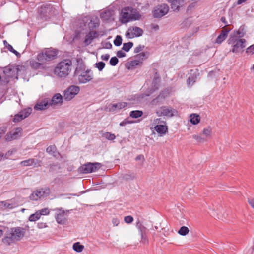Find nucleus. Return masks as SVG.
<instances>
[{"mask_svg": "<svg viewBox=\"0 0 254 254\" xmlns=\"http://www.w3.org/2000/svg\"><path fill=\"white\" fill-rule=\"evenodd\" d=\"M25 234V229L23 227L11 228L10 233L2 239V242L7 245H10L15 241H18L22 239Z\"/></svg>", "mask_w": 254, "mask_h": 254, "instance_id": "obj_1", "label": "nucleus"}, {"mask_svg": "<svg viewBox=\"0 0 254 254\" xmlns=\"http://www.w3.org/2000/svg\"><path fill=\"white\" fill-rule=\"evenodd\" d=\"M247 42L245 39L239 38L235 35H231L228 40V44L232 46L230 51L235 54L242 52L247 45Z\"/></svg>", "mask_w": 254, "mask_h": 254, "instance_id": "obj_2", "label": "nucleus"}, {"mask_svg": "<svg viewBox=\"0 0 254 254\" xmlns=\"http://www.w3.org/2000/svg\"><path fill=\"white\" fill-rule=\"evenodd\" d=\"M71 61L65 60L60 62L54 69V73L59 77H65L71 70Z\"/></svg>", "mask_w": 254, "mask_h": 254, "instance_id": "obj_3", "label": "nucleus"}, {"mask_svg": "<svg viewBox=\"0 0 254 254\" xmlns=\"http://www.w3.org/2000/svg\"><path fill=\"white\" fill-rule=\"evenodd\" d=\"M141 15L132 7L124 8L122 11L121 22L126 23L130 21L136 20L140 19Z\"/></svg>", "mask_w": 254, "mask_h": 254, "instance_id": "obj_4", "label": "nucleus"}, {"mask_svg": "<svg viewBox=\"0 0 254 254\" xmlns=\"http://www.w3.org/2000/svg\"><path fill=\"white\" fill-rule=\"evenodd\" d=\"M58 51L52 48L43 50L37 56V60L41 63H46L55 59L58 55Z\"/></svg>", "mask_w": 254, "mask_h": 254, "instance_id": "obj_5", "label": "nucleus"}, {"mask_svg": "<svg viewBox=\"0 0 254 254\" xmlns=\"http://www.w3.org/2000/svg\"><path fill=\"white\" fill-rule=\"evenodd\" d=\"M54 13V8L51 4L42 5L37 10V18L46 21L51 17Z\"/></svg>", "mask_w": 254, "mask_h": 254, "instance_id": "obj_6", "label": "nucleus"}, {"mask_svg": "<svg viewBox=\"0 0 254 254\" xmlns=\"http://www.w3.org/2000/svg\"><path fill=\"white\" fill-rule=\"evenodd\" d=\"M51 190L48 187L41 188L34 191L30 195L29 198L31 200L37 201L41 198L49 196Z\"/></svg>", "mask_w": 254, "mask_h": 254, "instance_id": "obj_7", "label": "nucleus"}, {"mask_svg": "<svg viewBox=\"0 0 254 254\" xmlns=\"http://www.w3.org/2000/svg\"><path fill=\"white\" fill-rule=\"evenodd\" d=\"M80 88L78 86L71 85L64 90V98L66 101L72 100L79 92Z\"/></svg>", "mask_w": 254, "mask_h": 254, "instance_id": "obj_8", "label": "nucleus"}, {"mask_svg": "<svg viewBox=\"0 0 254 254\" xmlns=\"http://www.w3.org/2000/svg\"><path fill=\"white\" fill-rule=\"evenodd\" d=\"M102 165L100 163H87L80 167V170L83 173H89L97 171Z\"/></svg>", "mask_w": 254, "mask_h": 254, "instance_id": "obj_9", "label": "nucleus"}, {"mask_svg": "<svg viewBox=\"0 0 254 254\" xmlns=\"http://www.w3.org/2000/svg\"><path fill=\"white\" fill-rule=\"evenodd\" d=\"M169 6L165 4L158 5L153 11V15L155 18H160L166 15L169 11Z\"/></svg>", "mask_w": 254, "mask_h": 254, "instance_id": "obj_10", "label": "nucleus"}, {"mask_svg": "<svg viewBox=\"0 0 254 254\" xmlns=\"http://www.w3.org/2000/svg\"><path fill=\"white\" fill-rule=\"evenodd\" d=\"M19 71L18 68L16 66H9L4 68L3 73L8 78L18 79Z\"/></svg>", "mask_w": 254, "mask_h": 254, "instance_id": "obj_11", "label": "nucleus"}, {"mask_svg": "<svg viewBox=\"0 0 254 254\" xmlns=\"http://www.w3.org/2000/svg\"><path fill=\"white\" fill-rule=\"evenodd\" d=\"M143 33V30L138 27H130L126 33L127 37L131 39L135 37H140Z\"/></svg>", "mask_w": 254, "mask_h": 254, "instance_id": "obj_12", "label": "nucleus"}, {"mask_svg": "<svg viewBox=\"0 0 254 254\" xmlns=\"http://www.w3.org/2000/svg\"><path fill=\"white\" fill-rule=\"evenodd\" d=\"M78 79L80 83L85 84L93 79V72L91 69H87L78 75Z\"/></svg>", "mask_w": 254, "mask_h": 254, "instance_id": "obj_13", "label": "nucleus"}, {"mask_svg": "<svg viewBox=\"0 0 254 254\" xmlns=\"http://www.w3.org/2000/svg\"><path fill=\"white\" fill-rule=\"evenodd\" d=\"M177 112V111L172 108H168L166 106H162L159 111L156 112V114L158 116H164L172 117Z\"/></svg>", "mask_w": 254, "mask_h": 254, "instance_id": "obj_14", "label": "nucleus"}, {"mask_svg": "<svg viewBox=\"0 0 254 254\" xmlns=\"http://www.w3.org/2000/svg\"><path fill=\"white\" fill-rule=\"evenodd\" d=\"M31 111L32 109L31 108H28L22 110L17 114L15 115L13 119V121L15 123H17L22 121L28 117L30 115Z\"/></svg>", "mask_w": 254, "mask_h": 254, "instance_id": "obj_15", "label": "nucleus"}, {"mask_svg": "<svg viewBox=\"0 0 254 254\" xmlns=\"http://www.w3.org/2000/svg\"><path fill=\"white\" fill-rule=\"evenodd\" d=\"M99 36V33L96 31H89V32L85 36L84 40V43L85 46L90 45L93 41V39Z\"/></svg>", "mask_w": 254, "mask_h": 254, "instance_id": "obj_16", "label": "nucleus"}, {"mask_svg": "<svg viewBox=\"0 0 254 254\" xmlns=\"http://www.w3.org/2000/svg\"><path fill=\"white\" fill-rule=\"evenodd\" d=\"M100 23V20L97 16L92 17L88 23V28L89 31H94V29L98 28Z\"/></svg>", "mask_w": 254, "mask_h": 254, "instance_id": "obj_17", "label": "nucleus"}, {"mask_svg": "<svg viewBox=\"0 0 254 254\" xmlns=\"http://www.w3.org/2000/svg\"><path fill=\"white\" fill-rule=\"evenodd\" d=\"M55 219L57 222L60 224H64L66 223L67 220L65 217V213L63 210H59L56 213Z\"/></svg>", "mask_w": 254, "mask_h": 254, "instance_id": "obj_18", "label": "nucleus"}, {"mask_svg": "<svg viewBox=\"0 0 254 254\" xmlns=\"http://www.w3.org/2000/svg\"><path fill=\"white\" fill-rule=\"evenodd\" d=\"M16 206V204L13 203L12 200L0 201V209L2 210L6 209H11Z\"/></svg>", "mask_w": 254, "mask_h": 254, "instance_id": "obj_19", "label": "nucleus"}, {"mask_svg": "<svg viewBox=\"0 0 254 254\" xmlns=\"http://www.w3.org/2000/svg\"><path fill=\"white\" fill-rule=\"evenodd\" d=\"M230 29L226 28L222 30L221 34L217 37L215 40V43L217 44H221L227 38Z\"/></svg>", "mask_w": 254, "mask_h": 254, "instance_id": "obj_20", "label": "nucleus"}, {"mask_svg": "<svg viewBox=\"0 0 254 254\" xmlns=\"http://www.w3.org/2000/svg\"><path fill=\"white\" fill-rule=\"evenodd\" d=\"M160 82V77L158 73L157 70H155V75L152 83V90L154 91L157 90L159 86V83Z\"/></svg>", "mask_w": 254, "mask_h": 254, "instance_id": "obj_21", "label": "nucleus"}, {"mask_svg": "<svg viewBox=\"0 0 254 254\" xmlns=\"http://www.w3.org/2000/svg\"><path fill=\"white\" fill-rule=\"evenodd\" d=\"M63 96L60 93L55 94L52 98L49 105H57L58 104H62L63 103Z\"/></svg>", "mask_w": 254, "mask_h": 254, "instance_id": "obj_22", "label": "nucleus"}, {"mask_svg": "<svg viewBox=\"0 0 254 254\" xmlns=\"http://www.w3.org/2000/svg\"><path fill=\"white\" fill-rule=\"evenodd\" d=\"M136 227L139 230L142 239L146 240L147 238V228L140 222H138L136 224Z\"/></svg>", "mask_w": 254, "mask_h": 254, "instance_id": "obj_23", "label": "nucleus"}, {"mask_svg": "<svg viewBox=\"0 0 254 254\" xmlns=\"http://www.w3.org/2000/svg\"><path fill=\"white\" fill-rule=\"evenodd\" d=\"M171 2V8L174 10H179L180 6L184 2V0H166Z\"/></svg>", "mask_w": 254, "mask_h": 254, "instance_id": "obj_24", "label": "nucleus"}, {"mask_svg": "<svg viewBox=\"0 0 254 254\" xmlns=\"http://www.w3.org/2000/svg\"><path fill=\"white\" fill-rule=\"evenodd\" d=\"M154 129L160 136H162L168 132V127L164 125H157L154 127Z\"/></svg>", "mask_w": 254, "mask_h": 254, "instance_id": "obj_25", "label": "nucleus"}, {"mask_svg": "<svg viewBox=\"0 0 254 254\" xmlns=\"http://www.w3.org/2000/svg\"><path fill=\"white\" fill-rule=\"evenodd\" d=\"M166 96L163 93H161L156 98L153 99L151 102L152 105H160L163 103Z\"/></svg>", "mask_w": 254, "mask_h": 254, "instance_id": "obj_26", "label": "nucleus"}, {"mask_svg": "<svg viewBox=\"0 0 254 254\" xmlns=\"http://www.w3.org/2000/svg\"><path fill=\"white\" fill-rule=\"evenodd\" d=\"M127 106L126 102H119L116 104H112L110 105L109 111H115L117 109L120 110L124 108Z\"/></svg>", "mask_w": 254, "mask_h": 254, "instance_id": "obj_27", "label": "nucleus"}, {"mask_svg": "<svg viewBox=\"0 0 254 254\" xmlns=\"http://www.w3.org/2000/svg\"><path fill=\"white\" fill-rule=\"evenodd\" d=\"M46 152L55 157H57L59 155V153L57 151V148L55 145L48 146L46 149Z\"/></svg>", "mask_w": 254, "mask_h": 254, "instance_id": "obj_28", "label": "nucleus"}, {"mask_svg": "<svg viewBox=\"0 0 254 254\" xmlns=\"http://www.w3.org/2000/svg\"><path fill=\"white\" fill-rule=\"evenodd\" d=\"M49 103L48 101L44 100L40 103H37L34 107L36 110H42L45 109L49 105Z\"/></svg>", "mask_w": 254, "mask_h": 254, "instance_id": "obj_29", "label": "nucleus"}, {"mask_svg": "<svg viewBox=\"0 0 254 254\" xmlns=\"http://www.w3.org/2000/svg\"><path fill=\"white\" fill-rule=\"evenodd\" d=\"M136 178V174L133 172H129L123 176V179L127 181L133 180Z\"/></svg>", "mask_w": 254, "mask_h": 254, "instance_id": "obj_30", "label": "nucleus"}, {"mask_svg": "<svg viewBox=\"0 0 254 254\" xmlns=\"http://www.w3.org/2000/svg\"><path fill=\"white\" fill-rule=\"evenodd\" d=\"M200 118L198 115L195 114H191L190 116V122L193 125H197L200 122Z\"/></svg>", "mask_w": 254, "mask_h": 254, "instance_id": "obj_31", "label": "nucleus"}, {"mask_svg": "<svg viewBox=\"0 0 254 254\" xmlns=\"http://www.w3.org/2000/svg\"><path fill=\"white\" fill-rule=\"evenodd\" d=\"M44 63H41L40 62H36V61H33L31 62L30 65L31 66L35 69H42L44 68Z\"/></svg>", "mask_w": 254, "mask_h": 254, "instance_id": "obj_32", "label": "nucleus"}, {"mask_svg": "<svg viewBox=\"0 0 254 254\" xmlns=\"http://www.w3.org/2000/svg\"><path fill=\"white\" fill-rule=\"evenodd\" d=\"M4 45L5 47L10 52L14 53L16 56H19L20 53L18 52L17 51L14 50L13 48V47L9 44L6 40L3 41Z\"/></svg>", "mask_w": 254, "mask_h": 254, "instance_id": "obj_33", "label": "nucleus"}, {"mask_svg": "<svg viewBox=\"0 0 254 254\" xmlns=\"http://www.w3.org/2000/svg\"><path fill=\"white\" fill-rule=\"evenodd\" d=\"M85 66L84 64H78L75 70L74 74L75 75H78L82 72H85Z\"/></svg>", "mask_w": 254, "mask_h": 254, "instance_id": "obj_34", "label": "nucleus"}, {"mask_svg": "<svg viewBox=\"0 0 254 254\" xmlns=\"http://www.w3.org/2000/svg\"><path fill=\"white\" fill-rule=\"evenodd\" d=\"M112 16V12L110 10H107L102 12L101 14V17L104 20H109Z\"/></svg>", "mask_w": 254, "mask_h": 254, "instance_id": "obj_35", "label": "nucleus"}, {"mask_svg": "<svg viewBox=\"0 0 254 254\" xmlns=\"http://www.w3.org/2000/svg\"><path fill=\"white\" fill-rule=\"evenodd\" d=\"M84 248V246L81 245L79 242H76L73 245V249L76 252H81Z\"/></svg>", "mask_w": 254, "mask_h": 254, "instance_id": "obj_36", "label": "nucleus"}, {"mask_svg": "<svg viewBox=\"0 0 254 254\" xmlns=\"http://www.w3.org/2000/svg\"><path fill=\"white\" fill-rule=\"evenodd\" d=\"M143 115V112L140 110L132 111L130 112V116L132 118H137L140 117Z\"/></svg>", "mask_w": 254, "mask_h": 254, "instance_id": "obj_37", "label": "nucleus"}, {"mask_svg": "<svg viewBox=\"0 0 254 254\" xmlns=\"http://www.w3.org/2000/svg\"><path fill=\"white\" fill-rule=\"evenodd\" d=\"M35 161L34 159L31 158L21 161L20 162V164L23 166H29L33 165V164H36Z\"/></svg>", "mask_w": 254, "mask_h": 254, "instance_id": "obj_38", "label": "nucleus"}, {"mask_svg": "<svg viewBox=\"0 0 254 254\" xmlns=\"http://www.w3.org/2000/svg\"><path fill=\"white\" fill-rule=\"evenodd\" d=\"M40 217L39 211H36L34 214L30 215L29 220L31 222L36 221L39 219Z\"/></svg>", "mask_w": 254, "mask_h": 254, "instance_id": "obj_39", "label": "nucleus"}, {"mask_svg": "<svg viewBox=\"0 0 254 254\" xmlns=\"http://www.w3.org/2000/svg\"><path fill=\"white\" fill-rule=\"evenodd\" d=\"M103 137L109 140H113L116 138V136L114 134L108 132L103 133Z\"/></svg>", "mask_w": 254, "mask_h": 254, "instance_id": "obj_40", "label": "nucleus"}, {"mask_svg": "<svg viewBox=\"0 0 254 254\" xmlns=\"http://www.w3.org/2000/svg\"><path fill=\"white\" fill-rule=\"evenodd\" d=\"M189 229L187 227L182 226L178 231V233L182 236H185L188 234Z\"/></svg>", "mask_w": 254, "mask_h": 254, "instance_id": "obj_41", "label": "nucleus"}, {"mask_svg": "<svg viewBox=\"0 0 254 254\" xmlns=\"http://www.w3.org/2000/svg\"><path fill=\"white\" fill-rule=\"evenodd\" d=\"M133 45V43L132 42L124 43L122 49L126 52H128Z\"/></svg>", "mask_w": 254, "mask_h": 254, "instance_id": "obj_42", "label": "nucleus"}, {"mask_svg": "<svg viewBox=\"0 0 254 254\" xmlns=\"http://www.w3.org/2000/svg\"><path fill=\"white\" fill-rule=\"evenodd\" d=\"M212 133V129L210 127L204 128L203 130V134L206 137H211V134Z\"/></svg>", "mask_w": 254, "mask_h": 254, "instance_id": "obj_43", "label": "nucleus"}, {"mask_svg": "<svg viewBox=\"0 0 254 254\" xmlns=\"http://www.w3.org/2000/svg\"><path fill=\"white\" fill-rule=\"evenodd\" d=\"M237 35H234L235 36H236L237 37H239V38H241L242 37H244L245 35V32L244 31V28L240 27L236 32Z\"/></svg>", "mask_w": 254, "mask_h": 254, "instance_id": "obj_44", "label": "nucleus"}, {"mask_svg": "<svg viewBox=\"0 0 254 254\" xmlns=\"http://www.w3.org/2000/svg\"><path fill=\"white\" fill-rule=\"evenodd\" d=\"M122 38L120 35H117L114 40V44L116 46H120L122 44Z\"/></svg>", "mask_w": 254, "mask_h": 254, "instance_id": "obj_45", "label": "nucleus"}, {"mask_svg": "<svg viewBox=\"0 0 254 254\" xmlns=\"http://www.w3.org/2000/svg\"><path fill=\"white\" fill-rule=\"evenodd\" d=\"M105 66V64L103 62H99L95 64V67L97 68L100 71L103 69Z\"/></svg>", "mask_w": 254, "mask_h": 254, "instance_id": "obj_46", "label": "nucleus"}, {"mask_svg": "<svg viewBox=\"0 0 254 254\" xmlns=\"http://www.w3.org/2000/svg\"><path fill=\"white\" fill-rule=\"evenodd\" d=\"M246 53L248 55L254 54V44L250 46L246 49Z\"/></svg>", "mask_w": 254, "mask_h": 254, "instance_id": "obj_47", "label": "nucleus"}, {"mask_svg": "<svg viewBox=\"0 0 254 254\" xmlns=\"http://www.w3.org/2000/svg\"><path fill=\"white\" fill-rule=\"evenodd\" d=\"M135 57V58H136L137 59L143 60L146 59L147 56H146V53L141 52V53L136 55Z\"/></svg>", "mask_w": 254, "mask_h": 254, "instance_id": "obj_48", "label": "nucleus"}, {"mask_svg": "<svg viewBox=\"0 0 254 254\" xmlns=\"http://www.w3.org/2000/svg\"><path fill=\"white\" fill-rule=\"evenodd\" d=\"M119 62L118 59L116 57H112L110 60V64L112 66L117 65Z\"/></svg>", "mask_w": 254, "mask_h": 254, "instance_id": "obj_49", "label": "nucleus"}, {"mask_svg": "<svg viewBox=\"0 0 254 254\" xmlns=\"http://www.w3.org/2000/svg\"><path fill=\"white\" fill-rule=\"evenodd\" d=\"M124 221L126 223H131L133 221V218L131 216H127L124 217Z\"/></svg>", "mask_w": 254, "mask_h": 254, "instance_id": "obj_50", "label": "nucleus"}, {"mask_svg": "<svg viewBox=\"0 0 254 254\" xmlns=\"http://www.w3.org/2000/svg\"><path fill=\"white\" fill-rule=\"evenodd\" d=\"M192 137L198 142H202L205 141V139L204 138L198 135H193Z\"/></svg>", "mask_w": 254, "mask_h": 254, "instance_id": "obj_51", "label": "nucleus"}, {"mask_svg": "<svg viewBox=\"0 0 254 254\" xmlns=\"http://www.w3.org/2000/svg\"><path fill=\"white\" fill-rule=\"evenodd\" d=\"M195 82V80L194 77H189L187 80V83L188 85L192 86Z\"/></svg>", "mask_w": 254, "mask_h": 254, "instance_id": "obj_52", "label": "nucleus"}, {"mask_svg": "<svg viewBox=\"0 0 254 254\" xmlns=\"http://www.w3.org/2000/svg\"><path fill=\"white\" fill-rule=\"evenodd\" d=\"M39 214L40 215V216H41L42 215H48L49 214L50 211L48 208H45L42 209L41 210L39 211Z\"/></svg>", "mask_w": 254, "mask_h": 254, "instance_id": "obj_53", "label": "nucleus"}, {"mask_svg": "<svg viewBox=\"0 0 254 254\" xmlns=\"http://www.w3.org/2000/svg\"><path fill=\"white\" fill-rule=\"evenodd\" d=\"M21 128H17L15 129V131L11 134L12 136L14 137V139H16L19 135V134L21 132Z\"/></svg>", "mask_w": 254, "mask_h": 254, "instance_id": "obj_54", "label": "nucleus"}, {"mask_svg": "<svg viewBox=\"0 0 254 254\" xmlns=\"http://www.w3.org/2000/svg\"><path fill=\"white\" fill-rule=\"evenodd\" d=\"M145 46L144 45H139L136 48H135L134 52L135 53H138L139 52L143 50V49L144 48Z\"/></svg>", "mask_w": 254, "mask_h": 254, "instance_id": "obj_55", "label": "nucleus"}, {"mask_svg": "<svg viewBox=\"0 0 254 254\" xmlns=\"http://www.w3.org/2000/svg\"><path fill=\"white\" fill-rule=\"evenodd\" d=\"M5 140L6 141H10L13 139H14V137L12 136V134H7L4 137Z\"/></svg>", "mask_w": 254, "mask_h": 254, "instance_id": "obj_56", "label": "nucleus"}, {"mask_svg": "<svg viewBox=\"0 0 254 254\" xmlns=\"http://www.w3.org/2000/svg\"><path fill=\"white\" fill-rule=\"evenodd\" d=\"M132 123L131 121H128L127 119H125L123 121L120 123V126H125V125Z\"/></svg>", "mask_w": 254, "mask_h": 254, "instance_id": "obj_57", "label": "nucleus"}, {"mask_svg": "<svg viewBox=\"0 0 254 254\" xmlns=\"http://www.w3.org/2000/svg\"><path fill=\"white\" fill-rule=\"evenodd\" d=\"M112 222L114 226H117L120 223V220L117 218H113Z\"/></svg>", "mask_w": 254, "mask_h": 254, "instance_id": "obj_58", "label": "nucleus"}, {"mask_svg": "<svg viewBox=\"0 0 254 254\" xmlns=\"http://www.w3.org/2000/svg\"><path fill=\"white\" fill-rule=\"evenodd\" d=\"M117 56L119 58H123L126 56V54L122 51L120 50L117 52Z\"/></svg>", "mask_w": 254, "mask_h": 254, "instance_id": "obj_59", "label": "nucleus"}, {"mask_svg": "<svg viewBox=\"0 0 254 254\" xmlns=\"http://www.w3.org/2000/svg\"><path fill=\"white\" fill-rule=\"evenodd\" d=\"M110 57V55L108 54L102 55L101 57L102 60L104 61H107Z\"/></svg>", "mask_w": 254, "mask_h": 254, "instance_id": "obj_60", "label": "nucleus"}, {"mask_svg": "<svg viewBox=\"0 0 254 254\" xmlns=\"http://www.w3.org/2000/svg\"><path fill=\"white\" fill-rule=\"evenodd\" d=\"M6 129L5 128H0V139L5 134Z\"/></svg>", "mask_w": 254, "mask_h": 254, "instance_id": "obj_61", "label": "nucleus"}, {"mask_svg": "<svg viewBox=\"0 0 254 254\" xmlns=\"http://www.w3.org/2000/svg\"><path fill=\"white\" fill-rule=\"evenodd\" d=\"M248 203L250 206L254 209V199H249Z\"/></svg>", "mask_w": 254, "mask_h": 254, "instance_id": "obj_62", "label": "nucleus"}, {"mask_svg": "<svg viewBox=\"0 0 254 254\" xmlns=\"http://www.w3.org/2000/svg\"><path fill=\"white\" fill-rule=\"evenodd\" d=\"M155 122L156 123H157L158 124H159L160 123H163L164 124H166V122L162 121L161 118L156 119V120H155Z\"/></svg>", "mask_w": 254, "mask_h": 254, "instance_id": "obj_63", "label": "nucleus"}, {"mask_svg": "<svg viewBox=\"0 0 254 254\" xmlns=\"http://www.w3.org/2000/svg\"><path fill=\"white\" fill-rule=\"evenodd\" d=\"M144 160V156L143 155H138L135 158V160Z\"/></svg>", "mask_w": 254, "mask_h": 254, "instance_id": "obj_64", "label": "nucleus"}]
</instances>
